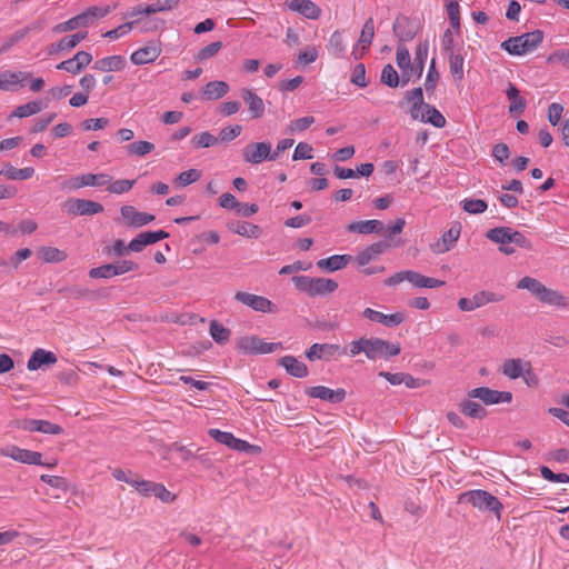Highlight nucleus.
<instances>
[{"label":"nucleus","instance_id":"f257e3e1","mask_svg":"<svg viewBox=\"0 0 569 569\" xmlns=\"http://www.w3.org/2000/svg\"><path fill=\"white\" fill-rule=\"evenodd\" d=\"M400 350L399 343H390L378 338H361L349 345V353L351 357L365 352L367 358L371 360L395 357L399 355Z\"/></svg>","mask_w":569,"mask_h":569},{"label":"nucleus","instance_id":"f03ea898","mask_svg":"<svg viewBox=\"0 0 569 569\" xmlns=\"http://www.w3.org/2000/svg\"><path fill=\"white\" fill-rule=\"evenodd\" d=\"M543 31L537 29L520 36L510 37L500 47L511 56H523L533 51L543 41Z\"/></svg>","mask_w":569,"mask_h":569},{"label":"nucleus","instance_id":"7ed1b4c3","mask_svg":"<svg viewBox=\"0 0 569 569\" xmlns=\"http://www.w3.org/2000/svg\"><path fill=\"white\" fill-rule=\"evenodd\" d=\"M459 503H470L480 511H491L498 519L501 517L502 503L497 497L481 489L469 490L461 493L458 498Z\"/></svg>","mask_w":569,"mask_h":569},{"label":"nucleus","instance_id":"20e7f679","mask_svg":"<svg viewBox=\"0 0 569 569\" xmlns=\"http://www.w3.org/2000/svg\"><path fill=\"white\" fill-rule=\"evenodd\" d=\"M111 11L109 6L106 7H90L82 13L72 17L68 21L58 23L53 27L52 31L56 33H63L67 31H72L81 27H87L92 23L98 18H103L108 16Z\"/></svg>","mask_w":569,"mask_h":569},{"label":"nucleus","instance_id":"39448f33","mask_svg":"<svg viewBox=\"0 0 569 569\" xmlns=\"http://www.w3.org/2000/svg\"><path fill=\"white\" fill-rule=\"evenodd\" d=\"M403 281L410 282L415 288H439L445 281L426 277L417 271L403 270L387 278L383 283L388 287H395Z\"/></svg>","mask_w":569,"mask_h":569},{"label":"nucleus","instance_id":"423d86ee","mask_svg":"<svg viewBox=\"0 0 569 569\" xmlns=\"http://www.w3.org/2000/svg\"><path fill=\"white\" fill-rule=\"evenodd\" d=\"M237 349L246 355H267L282 349L281 342H266L257 336H244L237 340Z\"/></svg>","mask_w":569,"mask_h":569},{"label":"nucleus","instance_id":"0eeeda50","mask_svg":"<svg viewBox=\"0 0 569 569\" xmlns=\"http://www.w3.org/2000/svg\"><path fill=\"white\" fill-rule=\"evenodd\" d=\"M0 456L8 457L13 459L14 461L27 465H39L47 467H54L57 465V461L43 462L42 455L38 451L23 449L13 445L1 448Z\"/></svg>","mask_w":569,"mask_h":569},{"label":"nucleus","instance_id":"6e6552de","mask_svg":"<svg viewBox=\"0 0 569 569\" xmlns=\"http://www.w3.org/2000/svg\"><path fill=\"white\" fill-rule=\"evenodd\" d=\"M62 209L70 216H93L103 212L101 203L79 198L68 199L62 203Z\"/></svg>","mask_w":569,"mask_h":569},{"label":"nucleus","instance_id":"1a4fd4ad","mask_svg":"<svg viewBox=\"0 0 569 569\" xmlns=\"http://www.w3.org/2000/svg\"><path fill=\"white\" fill-rule=\"evenodd\" d=\"M469 398L479 399L483 405L509 403L512 400L510 391H498L488 387H479L468 391Z\"/></svg>","mask_w":569,"mask_h":569},{"label":"nucleus","instance_id":"9d476101","mask_svg":"<svg viewBox=\"0 0 569 569\" xmlns=\"http://www.w3.org/2000/svg\"><path fill=\"white\" fill-rule=\"evenodd\" d=\"M271 143L269 141L250 142L242 149L243 161L259 164L264 160L271 161Z\"/></svg>","mask_w":569,"mask_h":569},{"label":"nucleus","instance_id":"9b49d317","mask_svg":"<svg viewBox=\"0 0 569 569\" xmlns=\"http://www.w3.org/2000/svg\"><path fill=\"white\" fill-rule=\"evenodd\" d=\"M109 182H111V177L107 173H86L64 181L62 187L69 190H78L88 186L101 187Z\"/></svg>","mask_w":569,"mask_h":569},{"label":"nucleus","instance_id":"f8f14e48","mask_svg":"<svg viewBox=\"0 0 569 569\" xmlns=\"http://www.w3.org/2000/svg\"><path fill=\"white\" fill-rule=\"evenodd\" d=\"M346 349L335 343H315L306 352L309 360L325 359L330 360L335 357L345 356Z\"/></svg>","mask_w":569,"mask_h":569},{"label":"nucleus","instance_id":"ddd939ff","mask_svg":"<svg viewBox=\"0 0 569 569\" xmlns=\"http://www.w3.org/2000/svg\"><path fill=\"white\" fill-rule=\"evenodd\" d=\"M283 4L288 10L310 20H317L321 16L320 7L311 0H286Z\"/></svg>","mask_w":569,"mask_h":569},{"label":"nucleus","instance_id":"4468645a","mask_svg":"<svg viewBox=\"0 0 569 569\" xmlns=\"http://www.w3.org/2000/svg\"><path fill=\"white\" fill-rule=\"evenodd\" d=\"M486 237L495 243H499V251L505 254L515 253V248L511 246L510 227H496L489 229Z\"/></svg>","mask_w":569,"mask_h":569},{"label":"nucleus","instance_id":"2eb2a0df","mask_svg":"<svg viewBox=\"0 0 569 569\" xmlns=\"http://www.w3.org/2000/svg\"><path fill=\"white\" fill-rule=\"evenodd\" d=\"M461 226L459 223L452 226L448 231H446L440 239H438L435 243L430 244V249L433 253L440 254L448 252L451 248L455 247L456 242L460 237Z\"/></svg>","mask_w":569,"mask_h":569},{"label":"nucleus","instance_id":"dca6fc26","mask_svg":"<svg viewBox=\"0 0 569 569\" xmlns=\"http://www.w3.org/2000/svg\"><path fill=\"white\" fill-rule=\"evenodd\" d=\"M307 395L312 398L328 401L330 403H340L346 399L347 392L343 388H338L333 390L326 386H316L309 388L307 390Z\"/></svg>","mask_w":569,"mask_h":569},{"label":"nucleus","instance_id":"f3484780","mask_svg":"<svg viewBox=\"0 0 569 569\" xmlns=\"http://www.w3.org/2000/svg\"><path fill=\"white\" fill-rule=\"evenodd\" d=\"M403 101L410 104V114L412 119L425 121V114L421 109L425 108L423 91L421 87L408 90L405 93Z\"/></svg>","mask_w":569,"mask_h":569},{"label":"nucleus","instance_id":"a211bd4d","mask_svg":"<svg viewBox=\"0 0 569 569\" xmlns=\"http://www.w3.org/2000/svg\"><path fill=\"white\" fill-rule=\"evenodd\" d=\"M19 427L26 431H38L47 435H60L63 432L61 426L41 419H26L20 422Z\"/></svg>","mask_w":569,"mask_h":569},{"label":"nucleus","instance_id":"6ab92c4d","mask_svg":"<svg viewBox=\"0 0 569 569\" xmlns=\"http://www.w3.org/2000/svg\"><path fill=\"white\" fill-rule=\"evenodd\" d=\"M429 52V42L425 40L419 42L416 47L415 59L410 62L408 72H410V78L415 76L417 79H420L425 69V63Z\"/></svg>","mask_w":569,"mask_h":569},{"label":"nucleus","instance_id":"aec40b11","mask_svg":"<svg viewBox=\"0 0 569 569\" xmlns=\"http://www.w3.org/2000/svg\"><path fill=\"white\" fill-rule=\"evenodd\" d=\"M234 298L257 311L266 312L272 310V302L262 296L239 291L236 293Z\"/></svg>","mask_w":569,"mask_h":569},{"label":"nucleus","instance_id":"412c9836","mask_svg":"<svg viewBox=\"0 0 569 569\" xmlns=\"http://www.w3.org/2000/svg\"><path fill=\"white\" fill-rule=\"evenodd\" d=\"M392 29L401 42L410 41L417 36V26L407 17L397 18Z\"/></svg>","mask_w":569,"mask_h":569},{"label":"nucleus","instance_id":"4be33fe9","mask_svg":"<svg viewBox=\"0 0 569 569\" xmlns=\"http://www.w3.org/2000/svg\"><path fill=\"white\" fill-rule=\"evenodd\" d=\"M240 94L243 101L248 104L251 118H261L264 113L263 100L256 92L248 88L241 89Z\"/></svg>","mask_w":569,"mask_h":569},{"label":"nucleus","instance_id":"5701e85b","mask_svg":"<svg viewBox=\"0 0 569 569\" xmlns=\"http://www.w3.org/2000/svg\"><path fill=\"white\" fill-rule=\"evenodd\" d=\"M389 248H390V244L387 241L375 242V243L368 246L367 248H365L363 250H361L357 254L356 261L361 267L366 266L370 261L375 260L380 254H382Z\"/></svg>","mask_w":569,"mask_h":569},{"label":"nucleus","instance_id":"b1692460","mask_svg":"<svg viewBox=\"0 0 569 569\" xmlns=\"http://www.w3.org/2000/svg\"><path fill=\"white\" fill-rule=\"evenodd\" d=\"M58 361L57 356L52 351L44 349H36L28 360L27 367L29 370L34 371L40 369L42 366H51Z\"/></svg>","mask_w":569,"mask_h":569},{"label":"nucleus","instance_id":"393cba45","mask_svg":"<svg viewBox=\"0 0 569 569\" xmlns=\"http://www.w3.org/2000/svg\"><path fill=\"white\" fill-rule=\"evenodd\" d=\"M230 90L229 84L222 80H214L208 82L201 91V98L203 100H218L224 97Z\"/></svg>","mask_w":569,"mask_h":569},{"label":"nucleus","instance_id":"a878e982","mask_svg":"<svg viewBox=\"0 0 569 569\" xmlns=\"http://www.w3.org/2000/svg\"><path fill=\"white\" fill-rule=\"evenodd\" d=\"M385 229V224L380 220H365V221H353L348 224L347 230L349 232H356L361 234L369 233H380Z\"/></svg>","mask_w":569,"mask_h":569},{"label":"nucleus","instance_id":"bb28decb","mask_svg":"<svg viewBox=\"0 0 569 569\" xmlns=\"http://www.w3.org/2000/svg\"><path fill=\"white\" fill-rule=\"evenodd\" d=\"M228 229L239 236L257 239L261 236L262 229L247 221H231L228 223Z\"/></svg>","mask_w":569,"mask_h":569},{"label":"nucleus","instance_id":"cd10ccee","mask_svg":"<svg viewBox=\"0 0 569 569\" xmlns=\"http://www.w3.org/2000/svg\"><path fill=\"white\" fill-rule=\"evenodd\" d=\"M396 61L401 70V87H406L410 81V72H408V68L411 62L410 52L406 46H398Z\"/></svg>","mask_w":569,"mask_h":569},{"label":"nucleus","instance_id":"c85d7f7f","mask_svg":"<svg viewBox=\"0 0 569 569\" xmlns=\"http://www.w3.org/2000/svg\"><path fill=\"white\" fill-rule=\"evenodd\" d=\"M352 260L350 254H333L326 259H320L317 262V267L321 270L337 271L345 268Z\"/></svg>","mask_w":569,"mask_h":569},{"label":"nucleus","instance_id":"c756f323","mask_svg":"<svg viewBox=\"0 0 569 569\" xmlns=\"http://www.w3.org/2000/svg\"><path fill=\"white\" fill-rule=\"evenodd\" d=\"M126 67V59L121 56H110L96 60L92 69L103 72L120 71Z\"/></svg>","mask_w":569,"mask_h":569},{"label":"nucleus","instance_id":"7c9ffc66","mask_svg":"<svg viewBox=\"0 0 569 569\" xmlns=\"http://www.w3.org/2000/svg\"><path fill=\"white\" fill-rule=\"evenodd\" d=\"M279 363L293 377L305 378L308 375L307 366L292 356L282 357Z\"/></svg>","mask_w":569,"mask_h":569},{"label":"nucleus","instance_id":"2f4dec72","mask_svg":"<svg viewBox=\"0 0 569 569\" xmlns=\"http://www.w3.org/2000/svg\"><path fill=\"white\" fill-rule=\"evenodd\" d=\"M160 54V50L154 46H146L134 51L130 60L133 64L141 66L153 62Z\"/></svg>","mask_w":569,"mask_h":569},{"label":"nucleus","instance_id":"473e14b6","mask_svg":"<svg viewBox=\"0 0 569 569\" xmlns=\"http://www.w3.org/2000/svg\"><path fill=\"white\" fill-rule=\"evenodd\" d=\"M338 288L337 281L326 278H312L309 296H325L333 292Z\"/></svg>","mask_w":569,"mask_h":569},{"label":"nucleus","instance_id":"72a5a7b5","mask_svg":"<svg viewBox=\"0 0 569 569\" xmlns=\"http://www.w3.org/2000/svg\"><path fill=\"white\" fill-rule=\"evenodd\" d=\"M506 96L510 100L509 113H522L527 107L525 98L520 97L519 89L513 84L509 83L506 90Z\"/></svg>","mask_w":569,"mask_h":569},{"label":"nucleus","instance_id":"f704fd0d","mask_svg":"<svg viewBox=\"0 0 569 569\" xmlns=\"http://www.w3.org/2000/svg\"><path fill=\"white\" fill-rule=\"evenodd\" d=\"M30 77V73L18 71H4L0 72V90L9 91L12 90V86L21 84Z\"/></svg>","mask_w":569,"mask_h":569},{"label":"nucleus","instance_id":"c9c22d12","mask_svg":"<svg viewBox=\"0 0 569 569\" xmlns=\"http://www.w3.org/2000/svg\"><path fill=\"white\" fill-rule=\"evenodd\" d=\"M472 398H469L467 400H463L459 403V410L462 415L475 418V419H482L487 416L486 409L479 405L478 402L471 400Z\"/></svg>","mask_w":569,"mask_h":569},{"label":"nucleus","instance_id":"e433bc0d","mask_svg":"<svg viewBox=\"0 0 569 569\" xmlns=\"http://www.w3.org/2000/svg\"><path fill=\"white\" fill-rule=\"evenodd\" d=\"M123 223L129 228H140L142 212L138 211L133 206L126 204L120 209Z\"/></svg>","mask_w":569,"mask_h":569},{"label":"nucleus","instance_id":"4c0bfd02","mask_svg":"<svg viewBox=\"0 0 569 569\" xmlns=\"http://www.w3.org/2000/svg\"><path fill=\"white\" fill-rule=\"evenodd\" d=\"M34 173V169L31 167L18 169L10 163L4 164L0 174H3L11 180H27L30 179Z\"/></svg>","mask_w":569,"mask_h":569},{"label":"nucleus","instance_id":"58836bf2","mask_svg":"<svg viewBox=\"0 0 569 569\" xmlns=\"http://www.w3.org/2000/svg\"><path fill=\"white\" fill-rule=\"evenodd\" d=\"M539 301L556 307H566L568 299L562 296L559 291L549 289L545 286Z\"/></svg>","mask_w":569,"mask_h":569},{"label":"nucleus","instance_id":"ea45409f","mask_svg":"<svg viewBox=\"0 0 569 569\" xmlns=\"http://www.w3.org/2000/svg\"><path fill=\"white\" fill-rule=\"evenodd\" d=\"M380 82L389 88H397L401 86V76H399L392 64L388 63L382 68Z\"/></svg>","mask_w":569,"mask_h":569},{"label":"nucleus","instance_id":"a19ab883","mask_svg":"<svg viewBox=\"0 0 569 569\" xmlns=\"http://www.w3.org/2000/svg\"><path fill=\"white\" fill-rule=\"evenodd\" d=\"M517 288L528 290L536 299L539 300L545 284L535 278L523 277L518 281Z\"/></svg>","mask_w":569,"mask_h":569},{"label":"nucleus","instance_id":"79ce46f5","mask_svg":"<svg viewBox=\"0 0 569 569\" xmlns=\"http://www.w3.org/2000/svg\"><path fill=\"white\" fill-rule=\"evenodd\" d=\"M375 37V22L372 18L366 20L359 40L358 46L363 50H369L372 39Z\"/></svg>","mask_w":569,"mask_h":569},{"label":"nucleus","instance_id":"37998d69","mask_svg":"<svg viewBox=\"0 0 569 569\" xmlns=\"http://www.w3.org/2000/svg\"><path fill=\"white\" fill-rule=\"evenodd\" d=\"M43 106L41 101H30L28 103L17 107L10 117L27 118L37 114L42 110Z\"/></svg>","mask_w":569,"mask_h":569},{"label":"nucleus","instance_id":"c03bdc74","mask_svg":"<svg viewBox=\"0 0 569 569\" xmlns=\"http://www.w3.org/2000/svg\"><path fill=\"white\" fill-rule=\"evenodd\" d=\"M465 59L460 53L451 51L449 53V68L455 80L461 81L465 77L463 73Z\"/></svg>","mask_w":569,"mask_h":569},{"label":"nucleus","instance_id":"a18cd8bd","mask_svg":"<svg viewBox=\"0 0 569 569\" xmlns=\"http://www.w3.org/2000/svg\"><path fill=\"white\" fill-rule=\"evenodd\" d=\"M502 373L510 379H517L523 373V362L520 359H509L502 365Z\"/></svg>","mask_w":569,"mask_h":569},{"label":"nucleus","instance_id":"49530a36","mask_svg":"<svg viewBox=\"0 0 569 569\" xmlns=\"http://www.w3.org/2000/svg\"><path fill=\"white\" fill-rule=\"evenodd\" d=\"M190 143L194 149L209 148L218 143V138L208 131H203L193 136Z\"/></svg>","mask_w":569,"mask_h":569},{"label":"nucleus","instance_id":"de8ad7c7","mask_svg":"<svg viewBox=\"0 0 569 569\" xmlns=\"http://www.w3.org/2000/svg\"><path fill=\"white\" fill-rule=\"evenodd\" d=\"M473 306L477 308L485 306L489 302H499L503 299V295L492 291H480L471 297Z\"/></svg>","mask_w":569,"mask_h":569},{"label":"nucleus","instance_id":"09e8293b","mask_svg":"<svg viewBox=\"0 0 569 569\" xmlns=\"http://www.w3.org/2000/svg\"><path fill=\"white\" fill-rule=\"evenodd\" d=\"M210 335L217 343H226L230 338V330L222 322H210Z\"/></svg>","mask_w":569,"mask_h":569},{"label":"nucleus","instance_id":"8fccbe9b","mask_svg":"<svg viewBox=\"0 0 569 569\" xmlns=\"http://www.w3.org/2000/svg\"><path fill=\"white\" fill-rule=\"evenodd\" d=\"M328 50L337 58H341L345 53V44L342 39V33L340 31H335L327 44Z\"/></svg>","mask_w":569,"mask_h":569},{"label":"nucleus","instance_id":"3c124183","mask_svg":"<svg viewBox=\"0 0 569 569\" xmlns=\"http://www.w3.org/2000/svg\"><path fill=\"white\" fill-rule=\"evenodd\" d=\"M423 109L426 110V113H427V117L425 116L423 122H429L432 126H435L436 128H443L446 126V119L440 113L439 110H437L435 107H432L428 103L425 104Z\"/></svg>","mask_w":569,"mask_h":569},{"label":"nucleus","instance_id":"603ef678","mask_svg":"<svg viewBox=\"0 0 569 569\" xmlns=\"http://www.w3.org/2000/svg\"><path fill=\"white\" fill-rule=\"evenodd\" d=\"M222 46L223 44L221 41H214V42L209 43L208 46L203 47L202 49H200L198 51V53L196 56V60L199 62H202V61H206V60L214 57L220 51Z\"/></svg>","mask_w":569,"mask_h":569},{"label":"nucleus","instance_id":"864d4df0","mask_svg":"<svg viewBox=\"0 0 569 569\" xmlns=\"http://www.w3.org/2000/svg\"><path fill=\"white\" fill-rule=\"evenodd\" d=\"M462 208L468 213L478 214L487 210L488 203L482 199H466L462 201Z\"/></svg>","mask_w":569,"mask_h":569},{"label":"nucleus","instance_id":"5fc2aeb1","mask_svg":"<svg viewBox=\"0 0 569 569\" xmlns=\"http://www.w3.org/2000/svg\"><path fill=\"white\" fill-rule=\"evenodd\" d=\"M362 316L369 320H405L403 313L396 312L391 315H385L371 308L365 309Z\"/></svg>","mask_w":569,"mask_h":569},{"label":"nucleus","instance_id":"6e6d98bb","mask_svg":"<svg viewBox=\"0 0 569 569\" xmlns=\"http://www.w3.org/2000/svg\"><path fill=\"white\" fill-rule=\"evenodd\" d=\"M128 152L136 156H146L154 150V144L149 141H134L127 146Z\"/></svg>","mask_w":569,"mask_h":569},{"label":"nucleus","instance_id":"4d7b16f0","mask_svg":"<svg viewBox=\"0 0 569 569\" xmlns=\"http://www.w3.org/2000/svg\"><path fill=\"white\" fill-rule=\"evenodd\" d=\"M201 177V172L197 169H189L182 171L174 180L178 186H189L196 181H198Z\"/></svg>","mask_w":569,"mask_h":569},{"label":"nucleus","instance_id":"13d9d810","mask_svg":"<svg viewBox=\"0 0 569 569\" xmlns=\"http://www.w3.org/2000/svg\"><path fill=\"white\" fill-rule=\"evenodd\" d=\"M41 256L46 262H60L63 261L67 257L63 251L53 247H43L41 249Z\"/></svg>","mask_w":569,"mask_h":569},{"label":"nucleus","instance_id":"bf43d9fd","mask_svg":"<svg viewBox=\"0 0 569 569\" xmlns=\"http://www.w3.org/2000/svg\"><path fill=\"white\" fill-rule=\"evenodd\" d=\"M439 78L440 74L436 69V61L435 59H432L425 81V88L427 92H433L439 81Z\"/></svg>","mask_w":569,"mask_h":569},{"label":"nucleus","instance_id":"052dcab7","mask_svg":"<svg viewBox=\"0 0 569 569\" xmlns=\"http://www.w3.org/2000/svg\"><path fill=\"white\" fill-rule=\"evenodd\" d=\"M208 435L214 439L217 442L227 446L228 448H231L234 436L231 432L221 431L219 429H209Z\"/></svg>","mask_w":569,"mask_h":569},{"label":"nucleus","instance_id":"680f3d73","mask_svg":"<svg viewBox=\"0 0 569 569\" xmlns=\"http://www.w3.org/2000/svg\"><path fill=\"white\" fill-rule=\"evenodd\" d=\"M157 482L141 479L137 476L133 488L143 497H151Z\"/></svg>","mask_w":569,"mask_h":569},{"label":"nucleus","instance_id":"e2e57ef3","mask_svg":"<svg viewBox=\"0 0 569 569\" xmlns=\"http://www.w3.org/2000/svg\"><path fill=\"white\" fill-rule=\"evenodd\" d=\"M134 180L121 179L112 183H108V191L110 193L121 194L132 189Z\"/></svg>","mask_w":569,"mask_h":569},{"label":"nucleus","instance_id":"0e129e2a","mask_svg":"<svg viewBox=\"0 0 569 569\" xmlns=\"http://www.w3.org/2000/svg\"><path fill=\"white\" fill-rule=\"evenodd\" d=\"M350 81L360 88L368 86V81L366 79V67L363 63L355 66Z\"/></svg>","mask_w":569,"mask_h":569},{"label":"nucleus","instance_id":"69168bd1","mask_svg":"<svg viewBox=\"0 0 569 569\" xmlns=\"http://www.w3.org/2000/svg\"><path fill=\"white\" fill-rule=\"evenodd\" d=\"M152 496L164 503H171L176 500V495L169 491L162 483H156Z\"/></svg>","mask_w":569,"mask_h":569},{"label":"nucleus","instance_id":"338daca9","mask_svg":"<svg viewBox=\"0 0 569 569\" xmlns=\"http://www.w3.org/2000/svg\"><path fill=\"white\" fill-rule=\"evenodd\" d=\"M312 147L307 142H299L295 149L292 159L297 160H307L312 159Z\"/></svg>","mask_w":569,"mask_h":569},{"label":"nucleus","instance_id":"774afa93","mask_svg":"<svg viewBox=\"0 0 569 569\" xmlns=\"http://www.w3.org/2000/svg\"><path fill=\"white\" fill-rule=\"evenodd\" d=\"M548 63L560 62L563 67L569 68V49H560L553 51L547 57Z\"/></svg>","mask_w":569,"mask_h":569}]
</instances>
